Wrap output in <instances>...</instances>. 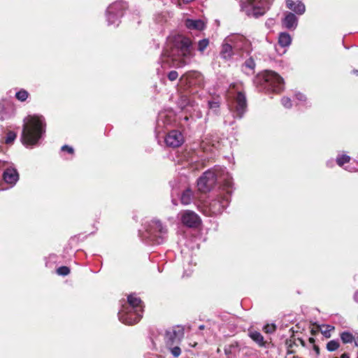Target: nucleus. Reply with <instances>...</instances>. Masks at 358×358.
I'll return each instance as SVG.
<instances>
[{"label":"nucleus","instance_id":"obj_37","mask_svg":"<svg viewBox=\"0 0 358 358\" xmlns=\"http://www.w3.org/2000/svg\"><path fill=\"white\" fill-rule=\"evenodd\" d=\"M178 77V73L176 71H171L168 73V78L171 81L176 80Z\"/></svg>","mask_w":358,"mask_h":358},{"label":"nucleus","instance_id":"obj_45","mask_svg":"<svg viewBox=\"0 0 358 358\" xmlns=\"http://www.w3.org/2000/svg\"><path fill=\"white\" fill-rule=\"evenodd\" d=\"M308 341H309V342H310V343H312V344H313V345H314V343H315V338H310L308 339Z\"/></svg>","mask_w":358,"mask_h":358},{"label":"nucleus","instance_id":"obj_25","mask_svg":"<svg viewBox=\"0 0 358 358\" xmlns=\"http://www.w3.org/2000/svg\"><path fill=\"white\" fill-rule=\"evenodd\" d=\"M341 339L343 343H351L355 340V337L351 333L343 331L341 334Z\"/></svg>","mask_w":358,"mask_h":358},{"label":"nucleus","instance_id":"obj_31","mask_svg":"<svg viewBox=\"0 0 358 358\" xmlns=\"http://www.w3.org/2000/svg\"><path fill=\"white\" fill-rule=\"evenodd\" d=\"M263 330L266 334H273L276 330V326L274 324H267L264 326Z\"/></svg>","mask_w":358,"mask_h":358},{"label":"nucleus","instance_id":"obj_22","mask_svg":"<svg viewBox=\"0 0 358 358\" xmlns=\"http://www.w3.org/2000/svg\"><path fill=\"white\" fill-rule=\"evenodd\" d=\"M292 42L291 36L287 32H282L279 34L278 43L281 47H288Z\"/></svg>","mask_w":358,"mask_h":358},{"label":"nucleus","instance_id":"obj_21","mask_svg":"<svg viewBox=\"0 0 358 358\" xmlns=\"http://www.w3.org/2000/svg\"><path fill=\"white\" fill-rule=\"evenodd\" d=\"M178 105L182 110H185L189 106L192 107L194 106V101H192L187 95L182 94L180 96L178 101Z\"/></svg>","mask_w":358,"mask_h":358},{"label":"nucleus","instance_id":"obj_24","mask_svg":"<svg viewBox=\"0 0 358 358\" xmlns=\"http://www.w3.org/2000/svg\"><path fill=\"white\" fill-rule=\"evenodd\" d=\"M224 351L226 355H235L237 352H240V349L238 348V343L235 342L230 345H227L224 347Z\"/></svg>","mask_w":358,"mask_h":358},{"label":"nucleus","instance_id":"obj_19","mask_svg":"<svg viewBox=\"0 0 358 358\" xmlns=\"http://www.w3.org/2000/svg\"><path fill=\"white\" fill-rule=\"evenodd\" d=\"M185 26L189 29L201 31L205 28V23L203 20H199V19H197V20L187 19L185 20Z\"/></svg>","mask_w":358,"mask_h":358},{"label":"nucleus","instance_id":"obj_7","mask_svg":"<svg viewBox=\"0 0 358 358\" xmlns=\"http://www.w3.org/2000/svg\"><path fill=\"white\" fill-rule=\"evenodd\" d=\"M273 0H241L242 10L247 15L257 18L269 8Z\"/></svg>","mask_w":358,"mask_h":358},{"label":"nucleus","instance_id":"obj_17","mask_svg":"<svg viewBox=\"0 0 358 358\" xmlns=\"http://www.w3.org/2000/svg\"><path fill=\"white\" fill-rule=\"evenodd\" d=\"M3 180L9 184H15L18 180V173L15 169H7L3 174Z\"/></svg>","mask_w":358,"mask_h":358},{"label":"nucleus","instance_id":"obj_28","mask_svg":"<svg viewBox=\"0 0 358 358\" xmlns=\"http://www.w3.org/2000/svg\"><path fill=\"white\" fill-rule=\"evenodd\" d=\"M28 96H29L28 92L24 90H20L15 94L16 99L20 101H26L27 99L28 98Z\"/></svg>","mask_w":358,"mask_h":358},{"label":"nucleus","instance_id":"obj_53","mask_svg":"<svg viewBox=\"0 0 358 358\" xmlns=\"http://www.w3.org/2000/svg\"><path fill=\"white\" fill-rule=\"evenodd\" d=\"M334 358H338V357H334Z\"/></svg>","mask_w":358,"mask_h":358},{"label":"nucleus","instance_id":"obj_33","mask_svg":"<svg viewBox=\"0 0 358 358\" xmlns=\"http://www.w3.org/2000/svg\"><path fill=\"white\" fill-rule=\"evenodd\" d=\"M244 66L249 69L250 70H254L255 67V63L254 59L252 57L246 59L243 64Z\"/></svg>","mask_w":358,"mask_h":358},{"label":"nucleus","instance_id":"obj_35","mask_svg":"<svg viewBox=\"0 0 358 358\" xmlns=\"http://www.w3.org/2000/svg\"><path fill=\"white\" fill-rule=\"evenodd\" d=\"M282 104L287 108L292 107V101L288 97H283L281 99Z\"/></svg>","mask_w":358,"mask_h":358},{"label":"nucleus","instance_id":"obj_23","mask_svg":"<svg viewBox=\"0 0 358 358\" xmlns=\"http://www.w3.org/2000/svg\"><path fill=\"white\" fill-rule=\"evenodd\" d=\"M192 198L193 192L190 189L187 188L182 193L180 201L182 204L188 205L192 202Z\"/></svg>","mask_w":358,"mask_h":358},{"label":"nucleus","instance_id":"obj_40","mask_svg":"<svg viewBox=\"0 0 358 358\" xmlns=\"http://www.w3.org/2000/svg\"><path fill=\"white\" fill-rule=\"evenodd\" d=\"M266 26L268 27V28H271L273 24H274V20L273 19H268L265 23Z\"/></svg>","mask_w":358,"mask_h":358},{"label":"nucleus","instance_id":"obj_2","mask_svg":"<svg viewBox=\"0 0 358 358\" xmlns=\"http://www.w3.org/2000/svg\"><path fill=\"white\" fill-rule=\"evenodd\" d=\"M222 182L223 189L228 194L232 192V178L224 169L220 168L214 171L208 170L199 178L197 186L199 191L206 192L210 191L217 182Z\"/></svg>","mask_w":358,"mask_h":358},{"label":"nucleus","instance_id":"obj_52","mask_svg":"<svg viewBox=\"0 0 358 358\" xmlns=\"http://www.w3.org/2000/svg\"><path fill=\"white\" fill-rule=\"evenodd\" d=\"M357 72H358V71H357V70H356V71H354V73H357Z\"/></svg>","mask_w":358,"mask_h":358},{"label":"nucleus","instance_id":"obj_51","mask_svg":"<svg viewBox=\"0 0 358 358\" xmlns=\"http://www.w3.org/2000/svg\"><path fill=\"white\" fill-rule=\"evenodd\" d=\"M301 344L304 345V342L303 341H301Z\"/></svg>","mask_w":358,"mask_h":358},{"label":"nucleus","instance_id":"obj_5","mask_svg":"<svg viewBox=\"0 0 358 358\" xmlns=\"http://www.w3.org/2000/svg\"><path fill=\"white\" fill-rule=\"evenodd\" d=\"M168 230L159 220L154 219L146 227L144 237L154 244H162L167 238Z\"/></svg>","mask_w":358,"mask_h":358},{"label":"nucleus","instance_id":"obj_39","mask_svg":"<svg viewBox=\"0 0 358 358\" xmlns=\"http://www.w3.org/2000/svg\"><path fill=\"white\" fill-rule=\"evenodd\" d=\"M296 98L300 101H305L306 100V97L304 94L299 92L295 94Z\"/></svg>","mask_w":358,"mask_h":358},{"label":"nucleus","instance_id":"obj_34","mask_svg":"<svg viewBox=\"0 0 358 358\" xmlns=\"http://www.w3.org/2000/svg\"><path fill=\"white\" fill-rule=\"evenodd\" d=\"M119 313H126L127 315L126 316V317L128 318V320H129L130 318H134V310H131L129 308H124L123 307V308L119 312Z\"/></svg>","mask_w":358,"mask_h":358},{"label":"nucleus","instance_id":"obj_38","mask_svg":"<svg viewBox=\"0 0 358 358\" xmlns=\"http://www.w3.org/2000/svg\"><path fill=\"white\" fill-rule=\"evenodd\" d=\"M62 151H67L70 154H73V148L72 147H70L69 145H63L62 147Z\"/></svg>","mask_w":358,"mask_h":358},{"label":"nucleus","instance_id":"obj_4","mask_svg":"<svg viewBox=\"0 0 358 358\" xmlns=\"http://www.w3.org/2000/svg\"><path fill=\"white\" fill-rule=\"evenodd\" d=\"M255 82L262 89L275 93H279L284 89L282 78L272 71H266Z\"/></svg>","mask_w":358,"mask_h":358},{"label":"nucleus","instance_id":"obj_3","mask_svg":"<svg viewBox=\"0 0 358 358\" xmlns=\"http://www.w3.org/2000/svg\"><path fill=\"white\" fill-rule=\"evenodd\" d=\"M45 123L42 116H31L24 124L22 132V143L27 145H36L45 133Z\"/></svg>","mask_w":358,"mask_h":358},{"label":"nucleus","instance_id":"obj_18","mask_svg":"<svg viewBox=\"0 0 358 358\" xmlns=\"http://www.w3.org/2000/svg\"><path fill=\"white\" fill-rule=\"evenodd\" d=\"M287 6L298 15L303 14L306 10L305 5L299 1L294 2L292 0H287Z\"/></svg>","mask_w":358,"mask_h":358},{"label":"nucleus","instance_id":"obj_16","mask_svg":"<svg viewBox=\"0 0 358 358\" xmlns=\"http://www.w3.org/2000/svg\"><path fill=\"white\" fill-rule=\"evenodd\" d=\"M282 25L287 29L294 30L298 24V19L292 13H288L282 21Z\"/></svg>","mask_w":358,"mask_h":358},{"label":"nucleus","instance_id":"obj_44","mask_svg":"<svg viewBox=\"0 0 358 358\" xmlns=\"http://www.w3.org/2000/svg\"><path fill=\"white\" fill-rule=\"evenodd\" d=\"M110 16H111V17H110L111 21L115 20V13H113Z\"/></svg>","mask_w":358,"mask_h":358},{"label":"nucleus","instance_id":"obj_14","mask_svg":"<svg viewBox=\"0 0 358 358\" xmlns=\"http://www.w3.org/2000/svg\"><path fill=\"white\" fill-rule=\"evenodd\" d=\"M184 141L182 134L176 130L171 131L165 137V143L167 146L177 148L180 146Z\"/></svg>","mask_w":358,"mask_h":358},{"label":"nucleus","instance_id":"obj_36","mask_svg":"<svg viewBox=\"0 0 358 358\" xmlns=\"http://www.w3.org/2000/svg\"><path fill=\"white\" fill-rule=\"evenodd\" d=\"M208 106L210 109H217L220 108V101L217 100L209 101Z\"/></svg>","mask_w":358,"mask_h":358},{"label":"nucleus","instance_id":"obj_41","mask_svg":"<svg viewBox=\"0 0 358 358\" xmlns=\"http://www.w3.org/2000/svg\"><path fill=\"white\" fill-rule=\"evenodd\" d=\"M313 350L316 353V355L318 356L320 355V348L317 345H313Z\"/></svg>","mask_w":358,"mask_h":358},{"label":"nucleus","instance_id":"obj_48","mask_svg":"<svg viewBox=\"0 0 358 358\" xmlns=\"http://www.w3.org/2000/svg\"><path fill=\"white\" fill-rule=\"evenodd\" d=\"M292 353H293L292 350H287V354H292Z\"/></svg>","mask_w":358,"mask_h":358},{"label":"nucleus","instance_id":"obj_43","mask_svg":"<svg viewBox=\"0 0 358 358\" xmlns=\"http://www.w3.org/2000/svg\"><path fill=\"white\" fill-rule=\"evenodd\" d=\"M341 358H350V356L348 353H343L341 355Z\"/></svg>","mask_w":358,"mask_h":358},{"label":"nucleus","instance_id":"obj_6","mask_svg":"<svg viewBox=\"0 0 358 358\" xmlns=\"http://www.w3.org/2000/svg\"><path fill=\"white\" fill-rule=\"evenodd\" d=\"M184 336V329L180 326L173 327L168 329L165 334V343L170 352L175 357L181 354V349L178 346Z\"/></svg>","mask_w":358,"mask_h":358},{"label":"nucleus","instance_id":"obj_9","mask_svg":"<svg viewBox=\"0 0 358 358\" xmlns=\"http://www.w3.org/2000/svg\"><path fill=\"white\" fill-rule=\"evenodd\" d=\"M127 3L123 1H116L110 5L106 11L108 24L118 25L123 11L127 8Z\"/></svg>","mask_w":358,"mask_h":358},{"label":"nucleus","instance_id":"obj_30","mask_svg":"<svg viewBox=\"0 0 358 358\" xmlns=\"http://www.w3.org/2000/svg\"><path fill=\"white\" fill-rule=\"evenodd\" d=\"M16 134L14 132V131H10L9 132H8L7 134V136L5 139V143L6 144H11L13 143V141H15V139L16 138Z\"/></svg>","mask_w":358,"mask_h":358},{"label":"nucleus","instance_id":"obj_49","mask_svg":"<svg viewBox=\"0 0 358 358\" xmlns=\"http://www.w3.org/2000/svg\"><path fill=\"white\" fill-rule=\"evenodd\" d=\"M325 336H326V337H330V334H327Z\"/></svg>","mask_w":358,"mask_h":358},{"label":"nucleus","instance_id":"obj_47","mask_svg":"<svg viewBox=\"0 0 358 358\" xmlns=\"http://www.w3.org/2000/svg\"><path fill=\"white\" fill-rule=\"evenodd\" d=\"M199 328L200 330H203V329H204L205 326L204 325H200Z\"/></svg>","mask_w":358,"mask_h":358},{"label":"nucleus","instance_id":"obj_27","mask_svg":"<svg viewBox=\"0 0 358 358\" xmlns=\"http://www.w3.org/2000/svg\"><path fill=\"white\" fill-rule=\"evenodd\" d=\"M208 45H209L208 39L203 38L202 40H200L197 44L198 51L202 54L204 52V50L206 49V48L208 46Z\"/></svg>","mask_w":358,"mask_h":358},{"label":"nucleus","instance_id":"obj_8","mask_svg":"<svg viewBox=\"0 0 358 358\" xmlns=\"http://www.w3.org/2000/svg\"><path fill=\"white\" fill-rule=\"evenodd\" d=\"M128 306L124 308H129L134 310V317L128 320L124 313H118L119 320L124 324L131 325L137 323L142 317V313L143 310V302L140 298L136 297L134 294L128 296Z\"/></svg>","mask_w":358,"mask_h":358},{"label":"nucleus","instance_id":"obj_11","mask_svg":"<svg viewBox=\"0 0 358 358\" xmlns=\"http://www.w3.org/2000/svg\"><path fill=\"white\" fill-rule=\"evenodd\" d=\"M224 196H218L216 199L210 200L205 206L208 208L210 214L217 215L220 214L228 206L229 202V196L231 194H228Z\"/></svg>","mask_w":358,"mask_h":358},{"label":"nucleus","instance_id":"obj_15","mask_svg":"<svg viewBox=\"0 0 358 358\" xmlns=\"http://www.w3.org/2000/svg\"><path fill=\"white\" fill-rule=\"evenodd\" d=\"M220 54L221 57L225 60H229L233 55L236 54L231 42L227 41V37L222 43Z\"/></svg>","mask_w":358,"mask_h":358},{"label":"nucleus","instance_id":"obj_42","mask_svg":"<svg viewBox=\"0 0 358 358\" xmlns=\"http://www.w3.org/2000/svg\"><path fill=\"white\" fill-rule=\"evenodd\" d=\"M353 298H354V300L357 303H358V290L355 292Z\"/></svg>","mask_w":358,"mask_h":358},{"label":"nucleus","instance_id":"obj_12","mask_svg":"<svg viewBox=\"0 0 358 358\" xmlns=\"http://www.w3.org/2000/svg\"><path fill=\"white\" fill-rule=\"evenodd\" d=\"M227 41L231 42L236 53L239 51H243L248 53L250 51V43L243 36L239 34H233L227 36Z\"/></svg>","mask_w":358,"mask_h":358},{"label":"nucleus","instance_id":"obj_10","mask_svg":"<svg viewBox=\"0 0 358 358\" xmlns=\"http://www.w3.org/2000/svg\"><path fill=\"white\" fill-rule=\"evenodd\" d=\"M247 100L242 92H238L229 106L234 117L242 118L247 111Z\"/></svg>","mask_w":358,"mask_h":358},{"label":"nucleus","instance_id":"obj_50","mask_svg":"<svg viewBox=\"0 0 358 358\" xmlns=\"http://www.w3.org/2000/svg\"><path fill=\"white\" fill-rule=\"evenodd\" d=\"M325 336H326V337H330V334H327Z\"/></svg>","mask_w":358,"mask_h":358},{"label":"nucleus","instance_id":"obj_32","mask_svg":"<svg viewBox=\"0 0 358 358\" xmlns=\"http://www.w3.org/2000/svg\"><path fill=\"white\" fill-rule=\"evenodd\" d=\"M57 273L58 275H67L70 273V269L69 267L65 266H60L57 268Z\"/></svg>","mask_w":358,"mask_h":358},{"label":"nucleus","instance_id":"obj_46","mask_svg":"<svg viewBox=\"0 0 358 358\" xmlns=\"http://www.w3.org/2000/svg\"><path fill=\"white\" fill-rule=\"evenodd\" d=\"M355 345L358 347V336L355 338Z\"/></svg>","mask_w":358,"mask_h":358},{"label":"nucleus","instance_id":"obj_26","mask_svg":"<svg viewBox=\"0 0 358 358\" xmlns=\"http://www.w3.org/2000/svg\"><path fill=\"white\" fill-rule=\"evenodd\" d=\"M340 347L338 341L331 340L327 343V350L329 352H334L338 350Z\"/></svg>","mask_w":358,"mask_h":358},{"label":"nucleus","instance_id":"obj_20","mask_svg":"<svg viewBox=\"0 0 358 358\" xmlns=\"http://www.w3.org/2000/svg\"><path fill=\"white\" fill-rule=\"evenodd\" d=\"M248 336L259 347H266V341H264V336L259 331L249 330Z\"/></svg>","mask_w":358,"mask_h":358},{"label":"nucleus","instance_id":"obj_29","mask_svg":"<svg viewBox=\"0 0 358 358\" xmlns=\"http://www.w3.org/2000/svg\"><path fill=\"white\" fill-rule=\"evenodd\" d=\"M350 160V157L349 156L343 155L337 157L336 162L338 166H342L345 164L348 163Z\"/></svg>","mask_w":358,"mask_h":358},{"label":"nucleus","instance_id":"obj_13","mask_svg":"<svg viewBox=\"0 0 358 358\" xmlns=\"http://www.w3.org/2000/svg\"><path fill=\"white\" fill-rule=\"evenodd\" d=\"M180 220L187 227H197L201 222L200 217L192 210H184L180 213Z\"/></svg>","mask_w":358,"mask_h":358},{"label":"nucleus","instance_id":"obj_1","mask_svg":"<svg viewBox=\"0 0 358 358\" xmlns=\"http://www.w3.org/2000/svg\"><path fill=\"white\" fill-rule=\"evenodd\" d=\"M194 55L191 39L182 35L169 37L162 53L163 57L170 58L177 67L189 64Z\"/></svg>","mask_w":358,"mask_h":358}]
</instances>
